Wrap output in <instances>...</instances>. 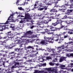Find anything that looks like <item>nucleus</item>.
Masks as SVG:
<instances>
[{"label": "nucleus", "mask_w": 73, "mask_h": 73, "mask_svg": "<svg viewBox=\"0 0 73 73\" xmlns=\"http://www.w3.org/2000/svg\"><path fill=\"white\" fill-rule=\"evenodd\" d=\"M54 39H53V38L47 37L45 36L44 37V40H42L41 42H40V44H42V45H46L47 44V42H49L50 43H53L54 41H60L59 38L58 37V34L56 35H54Z\"/></svg>", "instance_id": "f257e3e1"}, {"label": "nucleus", "mask_w": 73, "mask_h": 73, "mask_svg": "<svg viewBox=\"0 0 73 73\" xmlns=\"http://www.w3.org/2000/svg\"><path fill=\"white\" fill-rule=\"evenodd\" d=\"M42 69L44 70H47V71L49 72H48L45 70H42L40 71H38L37 70H36L33 73H57V67H54L52 68H43Z\"/></svg>", "instance_id": "f03ea898"}, {"label": "nucleus", "mask_w": 73, "mask_h": 73, "mask_svg": "<svg viewBox=\"0 0 73 73\" xmlns=\"http://www.w3.org/2000/svg\"><path fill=\"white\" fill-rule=\"evenodd\" d=\"M7 34L8 36H5L3 38L4 39L7 38V41H8L9 40H11V41H14V38L15 39L19 38V37L17 36V35L11 33V31L7 32Z\"/></svg>", "instance_id": "7ed1b4c3"}, {"label": "nucleus", "mask_w": 73, "mask_h": 73, "mask_svg": "<svg viewBox=\"0 0 73 73\" xmlns=\"http://www.w3.org/2000/svg\"><path fill=\"white\" fill-rule=\"evenodd\" d=\"M50 12H52V13H48L47 11H43L42 13H40L38 15V16L39 17L42 16V15H48L49 16H51V15H53L56 14V13L57 12V11L56 10V9H52L50 10Z\"/></svg>", "instance_id": "20e7f679"}, {"label": "nucleus", "mask_w": 73, "mask_h": 73, "mask_svg": "<svg viewBox=\"0 0 73 73\" xmlns=\"http://www.w3.org/2000/svg\"><path fill=\"white\" fill-rule=\"evenodd\" d=\"M35 7H36V6H37V5H39L40 7H44L43 8H41L40 7H36V8H38V11H42L43 9H45V10H47V7L46 6H44L43 5V4H42V3L40 1H37L35 2Z\"/></svg>", "instance_id": "39448f33"}, {"label": "nucleus", "mask_w": 73, "mask_h": 73, "mask_svg": "<svg viewBox=\"0 0 73 73\" xmlns=\"http://www.w3.org/2000/svg\"><path fill=\"white\" fill-rule=\"evenodd\" d=\"M43 2L45 3L47 5H51L53 3H58V1H60L61 0H42Z\"/></svg>", "instance_id": "423d86ee"}, {"label": "nucleus", "mask_w": 73, "mask_h": 73, "mask_svg": "<svg viewBox=\"0 0 73 73\" xmlns=\"http://www.w3.org/2000/svg\"><path fill=\"white\" fill-rule=\"evenodd\" d=\"M30 17V15H29V13H27L25 14V17L23 19H22L21 18V19H22L21 21L19 22L20 23H25L27 21L28 22L29 21H32V19H30L31 21L29 20H27V19H29V18Z\"/></svg>", "instance_id": "0eeeda50"}, {"label": "nucleus", "mask_w": 73, "mask_h": 73, "mask_svg": "<svg viewBox=\"0 0 73 73\" xmlns=\"http://www.w3.org/2000/svg\"><path fill=\"white\" fill-rule=\"evenodd\" d=\"M14 14L13 13L12 14H10V16L9 17L7 21H6V22L5 23H1V24H8L9 23H10V22H15V21L13 19V15H14Z\"/></svg>", "instance_id": "6e6552de"}, {"label": "nucleus", "mask_w": 73, "mask_h": 73, "mask_svg": "<svg viewBox=\"0 0 73 73\" xmlns=\"http://www.w3.org/2000/svg\"><path fill=\"white\" fill-rule=\"evenodd\" d=\"M46 49L48 51V52H51L52 50V52L53 53V54H51V56H54V55H56V54H57L58 53H60V51H57L56 52H54V51H55V49H51V48H46Z\"/></svg>", "instance_id": "1a4fd4ad"}, {"label": "nucleus", "mask_w": 73, "mask_h": 73, "mask_svg": "<svg viewBox=\"0 0 73 73\" xmlns=\"http://www.w3.org/2000/svg\"><path fill=\"white\" fill-rule=\"evenodd\" d=\"M48 27L50 28V31H57L58 29H61L60 28H56L50 26H48Z\"/></svg>", "instance_id": "9d476101"}, {"label": "nucleus", "mask_w": 73, "mask_h": 73, "mask_svg": "<svg viewBox=\"0 0 73 73\" xmlns=\"http://www.w3.org/2000/svg\"><path fill=\"white\" fill-rule=\"evenodd\" d=\"M43 19H44V18H39V20L37 21L38 23H37V25H41V24L43 23Z\"/></svg>", "instance_id": "9b49d317"}, {"label": "nucleus", "mask_w": 73, "mask_h": 73, "mask_svg": "<svg viewBox=\"0 0 73 73\" xmlns=\"http://www.w3.org/2000/svg\"><path fill=\"white\" fill-rule=\"evenodd\" d=\"M60 7L62 9H59V11L61 12H65V10L66 9V7H65L64 5Z\"/></svg>", "instance_id": "f8f14e48"}, {"label": "nucleus", "mask_w": 73, "mask_h": 73, "mask_svg": "<svg viewBox=\"0 0 73 73\" xmlns=\"http://www.w3.org/2000/svg\"><path fill=\"white\" fill-rule=\"evenodd\" d=\"M19 63L17 62H16L15 64V66H12L11 68V69H13V68H15L17 67L18 68H20V67H21V66L18 67V66H17V65H19Z\"/></svg>", "instance_id": "ddd939ff"}, {"label": "nucleus", "mask_w": 73, "mask_h": 73, "mask_svg": "<svg viewBox=\"0 0 73 73\" xmlns=\"http://www.w3.org/2000/svg\"><path fill=\"white\" fill-rule=\"evenodd\" d=\"M5 26H6L5 25H4V26L0 25V31L3 32V30L5 29Z\"/></svg>", "instance_id": "4468645a"}, {"label": "nucleus", "mask_w": 73, "mask_h": 73, "mask_svg": "<svg viewBox=\"0 0 73 73\" xmlns=\"http://www.w3.org/2000/svg\"><path fill=\"white\" fill-rule=\"evenodd\" d=\"M15 13L16 14H19V15H18V16L17 17V18H19V17H24V16H23V15H21V13H20V12H15Z\"/></svg>", "instance_id": "2eb2a0df"}, {"label": "nucleus", "mask_w": 73, "mask_h": 73, "mask_svg": "<svg viewBox=\"0 0 73 73\" xmlns=\"http://www.w3.org/2000/svg\"><path fill=\"white\" fill-rule=\"evenodd\" d=\"M64 46V45H62L61 46L57 47H56V46H55V47L56 48L57 50H58V49H60V50H62V49H64V48L63 47Z\"/></svg>", "instance_id": "dca6fc26"}, {"label": "nucleus", "mask_w": 73, "mask_h": 73, "mask_svg": "<svg viewBox=\"0 0 73 73\" xmlns=\"http://www.w3.org/2000/svg\"><path fill=\"white\" fill-rule=\"evenodd\" d=\"M66 57H61L60 59V60L59 62H61L62 61H63L64 60L66 61Z\"/></svg>", "instance_id": "f3484780"}, {"label": "nucleus", "mask_w": 73, "mask_h": 73, "mask_svg": "<svg viewBox=\"0 0 73 73\" xmlns=\"http://www.w3.org/2000/svg\"><path fill=\"white\" fill-rule=\"evenodd\" d=\"M57 19V21H56V23L57 24H60V23H61V22H63V21H61V19H60V18H56Z\"/></svg>", "instance_id": "a211bd4d"}, {"label": "nucleus", "mask_w": 73, "mask_h": 73, "mask_svg": "<svg viewBox=\"0 0 73 73\" xmlns=\"http://www.w3.org/2000/svg\"><path fill=\"white\" fill-rule=\"evenodd\" d=\"M46 63H45L43 64H38L37 65V66H39V67H41L42 66H46Z\"/></svg>", "instance_id": "6ab92c4d"}, {"label": "nucleus", "mask_w": 73, "mask_h": 73, "mask_svg": "<svg viewBox=\"0 0 73 73\" xmlns=\"http://www.w3.org/2000/svg\"><path fill=\"white\" fill-rule=\"evenodd\" d=\"M10 27L12 29V30H14L15 29V24H12L10 26Z\"/></svg>", "instance_id": "aec40b11"}, {"label": "nucleus", "mask_w": 73, "mask_h": 73, "mask_svg": "<svg viewBox=\"0 0 73 73\" xmlns=\"http://www.w3.org/2000/svg\"><path fill=\"white\" fill-rule=\"evenodd\" d=\"M42 40H39V39H33V41H35L36 40V41H40V42H39V43H37V44H40V42H41ZM42 45V44H41Z\"/></svg>", "instance_id": "412c9836"}, {"label": "nucleus", "mask_w": 73, "mask_h": 73, "mask_svg": "<svg viewBox=\"0 0 73 73\" xmlns=\"http://www.w3.org/2000/svg\"><path fill=\"white\" fill-rule=\"evenodd\" d=\"M45 20H44V21H43V23L45 24H48V20L47 19L46 20V18H45Z\"/></svg>", "instance_id": "4be33fe9"}, {"label": "nucleus", "mask_w": 73, "mask_h": 73, "mask_svg": "<svg viewBox=\"0 0 73 73\" xmlns=\"http://www.w3.org/2000/svg\"><path fill=\"white\" fill-rule=\"evenodd\" d=\"M44 56H42L41 57H40V58H39L38 60L40 61V62H43L44 61V59L43 58Z\"/></svg>", "instance_id": "5701e85b"}, {"label": "nucleus", "mask_w": 73, "mask_h": 73, "mask_svg": "<svg viewBox=\"0 0 73 73\" xmlns=\"http://www.w3.org/2000/svg\"><path fill=\"white\" fill-rule=\"evenodd\" d=\"M14 55L13 56H15L14 58H19V54L15 53H14Z\"/></svg>", "instance_id": "b1692460"}, {"label": "nucleus", "mask_w": 73, "mask_h": 73, "mask_svg": "<svg viewBox=\"0 0 73 73\" xmlns=\"http://www.w3.org/2000/svg\"><path fill=\"white\" fill-rule=\"evenodd\" d=\"M14 38V41H13L15 42L16 44H19V43H20V42H21V41L20 40H17L15 41L14 38Z\"/></svg>", "instance_id": "393cba45"}, {"label": "nucleus", "mask_w": 73, "mask_h": 73, "mask_svg": "<svg viewBox=\"0 0 73 73\" xmlns=\"http://www.w3.org/2000/svg\"><path fill=\"white\" fill-rule=\"evenodd\" d=\"M61 28H64V30H66V31L67 30H68V28L67 27V26L65 27L64 26H62V25L61 24Z\"/></svg>", "instance_id": "a878e982"}, {"label": "nucleus", "mask_w": 73, "mask_h": 73, "mask_svg": "<svg viewBox=\"0 0 73 73\" xmlns=\"http://www.w3.org/2000/svg\"><path fill=\"white\" fill-rule=\"evenodd\" d=\"M33 33V32H32L31 31H27L26 33V35H31V34H32Z\"/></svg>", "instance_id": "bb28decb"}, {"label": "nucleus", "mask_w": 73, "mask_h": 73, "mask_svg": "<svg viewBox=\"0 0 73 73\" xmlns=\"http://www.w3.org/2000/svg\"><path fill=\"white\" fill-rule=\"evenodd\" d=\"M27 41V40L26 39H22L21 41V42H25Z\"/></svg>", "instance_id": "cd10ccee"}, {"label": "nucleus", "mask_w": 73, "mask_h": 73, "mask_svg": "<svg viewBox=\"0 0 73 73\" xmlns=\"http://www.w3.org/2000/svg\"><path fill=\"white\" fill-rule=\"evenodd\" d=\"M66 56H67V57H70L71 56L73 57V54L71 53L70 54H67L66 55Z\"/></svg>", "instance_id": "c85d7f7f"}, {"label": "nucleus", "mask_w": 73, "mask_h": 73, "mask_svg": "<svg viewBox=\"0 0 73 73\" xmlns=\"http://www.w3.org/2000/svg\"><path fill=\"white\" fill-rule=\"evenodd\" d=\"M10 46H11V47H13V46H16V44L15 43V42L12 43L11 44H10Z\"/></svg>", "instance_id": "c756f323"}, {"label": "nucleus", "mask_w": 73, "mask_h": 73, "mask_svg": "<svg viewBox=\"0 0 73 73\" xmlns=\"http://www.w3.org/2000/svg\"><path fill=\"white\" fill-rule=\"evenodd\" d=\"M36 37H37V35H33V36L28 37H29L30 38H33V37L35 38Z\"/></svg>", "instance_id": "7c9ffc66"}, {"label": "nucleus", "mask_w": 73, "mask_h": 73, "mask_svg": "<svg viewBox=\"0 0 73 73\" xmlns=\"http://www.w3.org/2000/svg\"><path fill=\"white\" fill-rule=\"evenodd\" d=\"M65 6H66V7H68L70 5H69V4H68V3H69V2L66 1H65Z\"/></svg>", "instance_id": "2f4dec72"}, {"label": "nucleus", "mask_w": 73, "mask_h": 73, "mask_svg": "<svg viewBox=\"0 0 73 73\" xmlns=\"http://www.w3.org/2000/svg\"><path fill=\"white\" fill-rule=\"evenodd\" d=\"M68 45H67V46L65 47V48H67V49H66V50H64V51H66H66H68V52H72V51L71 50H70V49H68Z\"/></svg>", "instance_id": "473e14b6"}, {"label": "nucleus", "mask_w": 73, "mask_h": 73, "mask_svg": "<svg viewBox=\"0 0 73 73\" xmlns=\"http://www.w3.org/2000/svg\"><path fill=\"white\" fill-rule=\"evenodd\" d=\"M11 45H10V46H5V47L7 49H11V48H12V47H11Z\"/></svg>", "instance_id": "72a5a7b5"}, {"label": "nucleus", "mask_w": 73, "mask_h": 73, "mask_svg": "<svg viewBox=\"0 0 73 73\" xmlns=\"http://www.w3.org/2000/svg\"><path fill=\"white\" fill-rule=\"evenodd\" d=\"M33 47V46H28L26 48V50H27L28 49H31V48H32Z\"/></svg>", "instance_id": "f704fd0d"}, {"label": "nucleus", "mask_w": 73, "mask_h": 73, "mask_svg": "<svg viewBox=\"0 0 73 73\" xmlns=\"http://www.w3.org/2000/svg\"><path fill=\"white\" fill-rule=\"evenodd\" d=\"M60 66L61 67V69H65L64 68H63L62 67H65V66L64 65H61Z\"/></svg>", "instance_id": "c9c22d12"}, {"label": "nucleus", "mask_w": 73, "mask_h": 73, "mask_svg": "<svg viewBox=\"0 0 73 73\" xmlns=\"http://www.w3.org/2000/svg\"><path fill=\"white\" fill-rule=\"evenodd\" d=\"M7 39V40H5V41H3H3H1V43H2L1 44H3V43H5H5H6L7 41V38H6Z\"/></svg>", "instance_id": "e433bc0d"}, {"label": "nucleus", "mask_w": 73, "mask_h": 73, "mask_svg": "<svg viewBox=\"0 0 73 73\" xmlns=\"http://www.w3.org/2000/svg\"><path fill=\"white\" fill-rule=\"evenodd\" d=\"M57 25V23L56 22L54 23H52V25H53V26H54L55 27Z\"/></svg>", "instance_id": "4c0bfd02"}, {"label": "nucleus", "mask_w": 73, "mask_h": 73, "mask_svg": "<svg viewBox=\"0 0 73 73\" xmlns=\"http://www.w3.org/2000/svg\"><path fill=\"white\" fill-rule=\"evenodd\" d=\"M67 17V16H66V15H65L64 16V17H63V18H61V19H68V18H68V17Z\"/></svg>", "instance_id": "58836bf2"}, {"label": "nucleus", "mask_w": 73, "mask_h": 73, "mask_svg": "<svg viewBox=\"0 0 73 73\" xmlns=\"http://www.w3.org/2000/svg\"><path fill=\"white\" fill-rule=\"evenodd\" d=\"M70 7H69L70 9H73V4H71L70 5Z\"/></svg>", "instance_id": "ea45409f"}, {"label": "nucleus", "mask_w": 73, "mask_h": 73, "mask_svg": "<svg viewBox=\"0 0 73 73\" xmlns=\"http://www.w3.org/2000/svg\"><path fill=\"white\" fill-rule=\"evenodd\" d=\"M41 25L39 26V27L40 28H43L44 27V25L42 24L40 25Z\"/></svg>", "instance_id": "a19ab883"}, {"label": "nucleus", "mask_w": 73, "mask_h": 73, "mask_svg": "<svg viewBox=\"0 0 73 73\" xmlns=\"http://www.w3.org/2000/svg\"><path fill=\"white\" fill-rule=\"evenodd\" d=\"M40 27H38L37 29V31H41V29H40Z\"/></svg>", "instance_id": "79ce46f5"}, {"label": "nucleus", "mask_w": 73, "mask_h": 73, "mask_svg": "<svg viewBox=\"0 0 73 73\" xmlns=\"http://www.w3.org/2000/svg\"><path fill=\"white\" fill-rule=\"evenodd\" d=\"M72 43H73V42H72V41H71V42H70L68 43H66L65 42V44H72Z\"/></svg>", "instance_id": "37998d69"}, {"label": "nucleus", "mask_w": 73, "mask_h": 73, "mask_svg": "<svg viewBox=\"0 0 73 73\" xmlns=\"http://www.w3.org/2000/svg\"><path fill=\"white\" fill-rule=\"evenodd\" d=\"M45 32H50V30L48 29H45Z\"/></svg>", "instance_id": "c03bdc74"}, {"label": "nucleus", "mask_w": 73, "mask_h": 73, "mask_svg": "<svg viewBox=\"0 0 73 73\" xmlns=\"http://www.w3.org/2000/svg\"><path fill=\"white\" fill-rule=\"evenodd\" d=\"M28 61V62H32V61H33V59H31L29 60Z\"/></svg>", "instance_id": "a18cd8bd"}, {"label": "nucleus", "mask_w": 73, "mask_h": 73, "mask_svg": "<svg viewBox=\"0 0 73 73\" xmlns=\"http://www.w3.org/2000/svg\"><path fill=\"white\" fill-rule=\"evenodd\" d=\"M26 11H27V12H29V11H30V9L29 8H26L25 9Z\"/></svg>", "instance_id": "49530a36"}, {"label": "nucleus", "mask_w": 73, "mask_h": 73, "mask_svg": "<svg viewBox=\"0 0 73 73\" xmlns=\"http://www.w3.org/2000/svg\"><path fill=\"white\" fill-rule=\"evenodd\" d=\"M57 61V58H55L53 60H52L53 62H56Z\"/></svg>", "instance_id": "de8ad7c7"}, {"label": "nucleus", "mask_w": 73, "mask_h": 73, "mask_svg": "<svg viewBox=\"0 0 73 73\" xmlns=\"http://www.w3.org/2000/svg\"><path fill=\"white\" fill-rule=\"evenodd\" d=\"M46 58L47 60H49V59H51V57L50 56L47 57Z\"/></svg>", "instance_id": "09e8293b"}, {"label": "nucleus", "mask_w": 73, "mask_h": 73, "mask_svg": "<svg viewBox=\"0 0 73 73\" xmlns=\"http://www.w3.org/2000/svg\"><path fill=\"white\" fill-rule=\"evenodd\" d=\"M49 64L50 65H51V66H53L54 65V63H53L52 62L49 63Z\"/></svg>", "instance_id": "8fccbe9b"}, {"label": "nucleus", "mask_w": 73, "mask_h": 73, "mask_svg": "<svg viewBox=\"0 0 73 73\" xmlns=\"http://www.w3.org/2000/svg\"><path fill=\"white\" fill-rule=\"evenodd\" d=\"M21 38H23V37H26L27 38V35H25L24 36H22L21 37Z\"/></svg>", "instance_id": "3c124183"}, {"label": "nucleus", "mask_w": 73, "mask_h": 73, "mask_svg": "<svg viewBox=\"0 0 73 73\" xmlns=\"http://www.w3.org/2000/svg\"><path fill=\"white\" fill-rule=\"evenodd\" d=\"M5 72H7V73H8V72H10V70L9 69H8L7 70H5Z\"/></svg>", "instance_id": "603ef678"}, {"label": "nucleus", "mask_w": 73, "mask_h": 73, "mask_svg": "<svg viewBox=\"0 0 73 73\" xmlns=\"http://www.w3.org/2000/svg\"><path fill=\"white\" fill-rule=\"evenodd\" d=\"M31 0H25V4H28V2L27 1H30Z\"/></svg>", "instance_id": "864d4df0"}, {"label": "nucleus", "mask_w": 73, "mask_h": 73, "mask_svg": "<svg viewBox=\"0 0 73 73\" xmlns=\"http://www.w3.org/2000/svg\"><path fill=\"white\" fill-rule=\"evenodd\" d=\"M67 37H69V36L67 35L65 36L64 37V38H67Z\"/></svg>", "instance_id": "5fc2aeb1"}, {"label": "nucleus", "mask_w": 73, "mask_h": 73, "mask_svg": "<svg viewBox=\"0 0 73 73\" xmlns=\"http://www.w3.org/2000/svg\"><path fill=\"white\" fill-rule=\"evenodd\" d=\"M48 34L49 35H51V34H52L53 35H54V34H53V32H49L48 33Z\"/></svg>", "instance_id": "6e6d98bb"}, {"label": "nucleus", "mask_w": 73, "mask_h": 73, "mask_svg": "<svg viewBox=\"0 0 73 73\" xmlns=\"http://www.w3.org/2000/svg\"><path fill=\"white\" fill-rule=\"evenodd\" d=\"M11 56H13L11 58H10L11 60H12V59H13V58H15V56H14V55H13V56L12 55H11Z\"/></svg>", "instance_id": "4d7b16f0"}, {"label": "nucleus", "mask_w": 73, "mask_h": 73, "mask_svg": "<svg viewBox=\"0 0 73 73\" xmlns=\"http://www.w3.org/2000/svg\"><path fill=\"white\" fill-rule=\"evenodd\" d=\"M60 14H56L55 15V17H58V16H60Z\"/></svg>", "instance_id": "13d9d810"}, {"label": "nucleus", "mask_w": 73, "mask_h": 73, "mask_svg": "<svg viewBox=\"0 0 73 73\" xmlns=\"http://www.w3.org/2000/svg\"><path fill=\"white\" fill-rule=\"evenodd\" d=\"M66 31L62 33V35H64V36H65V34H66Z\"/></svg>", "instance_id": "bf43d9fd"}, {"label": "nucleus", "mask_w": 73, "mask_h": 73, "mask_svg": "<svg viewBox=\"0 0 73 73\" xmlns=\"http://www.w3.org/2000/svg\"><path fill=\"white\" fill-rule=\"evenodd\" d=\"M18 9H19V10H23V8L21 7H18Z\"/></svg>", "instance_id": "052dcab7"}, {"label": "nucleus", "mask_w": 73, "mask_h": 73, "mask_svg": "<svg viewBox=\"0 0 73 73\" xmlns=\"http://www.w3.org/2000/svg\"><path fill=\"white\" fill-rule=\"evenodd\" d=\"M41 33H42V34H43V35H45L46 32H40Z\"/></svg>", "instance_id": "680f3d73"}, {"label": "nucleus", "mask_w": 73, "mask_h": 73, "mask_svg": "<svg viewBox=\"0 0 73 73\" xmlns=\"http://www.w3.org/2000/svg\"><path fill=\"white\" fill-rule=\"evenodd\" d=\"M61 72H62L63 73H66V71H60V73H61Z\"/></svg>", "instance_id": "e2e57ef3"}, {"label": "nucleus", "mask_w": 73, "mask_h": 73, "mask_svg": "<svg viewBox=\"0 0 73 73\" xmlns=\"http://www.w3.org/2000/svg\"><path fill=\"white\" fill-rule=\"evenodd\" d=\"M68 33H69L70 35H72L73 34V33L72 32H70V31L68 32Z\"/></svg>", "instance_id": "0e129e2a"}, {"label": "nucleus", "mask_w": 73, "mask_h": 73, "mask_svg": "<svg viewBox=\"0 0 73 73\" xmlns=\"http://www.w3.org/2000/svg\"><path fill=\"white\" fill-rule=\"evenodd\" d=\"M73 11V9L70 10V12L69 14H68V15H70V13H71V12H72V11Z\"/></svg>", "instance_id": "69168bd1"}, {"label": "nucleus", "mask_w": 73, "mask_h": 73, "mask_svg": "<svg viewBox=\"0 0 73 73\" xmlns=\"http://www.w3.org/2000/svg\"><path fill=\"white\" fill-rule=\"evenodd\" d=\"M7 54H4V55H3V57H7Z\"/></svg>", "instance_id": "338daca9"}, {"label": "nucleus", "mask_w": 73, "mask_h": 73, "mask_svg": "<svg viewBox=\"0 0 73 73\" xmlns=\"http://www.w3.org/2000/svg\"><path fill=\"white\" fill-rule=\"evenodd\" d=\"M15 53V52H11L9 53V54H13V53Z\"/></svg>", "instance_id": "774afa93"}]
</instances>
